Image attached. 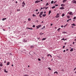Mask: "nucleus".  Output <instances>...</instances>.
I'll return each mask as SVG.
<instances>
[{
    "label": "nucleus",
    "instance_id": "1",
    "mask_svg": "<svg viewBox=\"0 0 76 76\" xmlns=\"http://www.w3.org/2000/svg\"><path fill=\"white\" fill-rule=\"evenodd\" d=\"M26 4L25 3V1H23V3H22V7H24L25 6V5Z\"/></svg>",
    "mask_w": 76,
    "mask_h": 76
},
{
    "label": "nucleus",
    "instance_id": "2",
    "mask_svg": "<svg viewBox=\"0 0 76 76\" xmlns=\"http://www.w3.org/2000/svg\"><path fill=\"white\" fill-rule=\"evenodd\" d=\"M73 12H68V14H69V15H73V14H72Z\"/></svg>",
    "mask_w": 76,
    "mask_h": 76
},
{
    "label": "nucleus",
    "instance_id": "3",
    "mask_svg": "<svg viewBox=\"0 0 76 76\" xmlns=\"http://www.w3.org/2000/svg\"><path fill=\"white\" fill-rule=\"evenodd\" d=\"M59 14L57 13V15L56 16V18H58L59 17Z\"/></svg>",
    "mask_w": 76,
    "mask_h": 76
},
{
    "label": "nucleus",
    "instance_id": "4",
    "mask_svg": "<svg viewBox=\"0 0 76 76\" xmlns=\"http://www.w3.org/2000/svg\"><path fill=\"white\" fill-rule=\"evenodd\" d=\"M43 13V12L42 11L41 12H40V14H39V16H41V15H42Z\"/></svg>",
    "mask_w": 76,
    "mask_h": 76
},
{
    "label": "nucleus",
    "instance_id": "5",
    "mask_svg": "<svg viewBox=\"0 0 76 76\" xmlns=\"http://www.w3.org/2000/svg\"><path fill=\"white\" fill-rule=\"evenodd\" d=\"M72 3H74L75 4H76V1H75V0H73L72 1Z\"/></svg>",
    "mask_w": 76,
    "mask_h": 76
},
{
    "label": "nucleus",
    "instance_id": "6",
    "mask_svg": "<svg viewBox=\"0 0 76 76\" xmlns=\"http://www.w3.org/2000/svg\"><path fill=\"white\" fill-rule=\"evenodd\" d=\"M40 2V1H35V3H39Z\"/></svg>",
    "mask_w": 76,
    "mask_h": 76
},
{
    "label": "nucleus",
    "instance_id": "7",
    "mask_svg": "<svg viewBox=\"0 0 76 76\" xmlns=\"http://www.w3.org/2000/svg\"><path fill=\"white\" fill-rule=\"evenodd\" d=\"M60 9H61V10H63V9H64V7H61V8H60Z\"/></svg>",
    "mask_w": 76,
    "mask_h": 76
},
{
    "label": "nucleus",
    "instance_id": "8",
    "mask_svg": "<svg viewBox=\"0 0 76 76\" xmlns=\"http://www.w3.org/2000/svg\"><path fill=\"white\" fill-rule=\"evenodd\" d=\"M27 42V40H25V39H24L23 40V42Z\"/></svg>",
    "mask_w": 76,
    "mask_h": 76
},
{
    "label": "nucleus",
    "instance_id": "9",
    "mask_svg": "<svg viewBox=\"0 0 76 76\" xmlns=\"http://www.w3.org/2000/svg\"><path fill=\"white\" fill-rule=\"evenodd\" d=\"M27 29H30L31 30H32V28H29L28 27H27Z\"/></svg>",
    "mask_w": 76,
    "mask_h": 76
},
{
    "label": "nucleus",
    "instance_id": "10",
    "mask_svg": "<svg viewBox=\"0 0 76 76\" xmlns=\"http://www.w3.org/2000/svg\"><path fill=\"white\" fill-rule=\"evenodd\" d=\"M51 13V10H50L49 12L48 15H50V13Z\"/></svg>",
    "mask_w": 76,
    "mask_h": 76
},
{
    "label": "nucleus",
    "instance_id": "11",
    "mask_svg": "<svg viewBox=\"0 0 76 76\" xmlns=\"http://www.w3.org/2000/svg\"><path fill=\"white\" fill-rule=\"evenodd\" d=\"M7 18H3L2 19V20H6V19Z\"/></svg>",
    "mask_w": 76,
    "mask_h": 76
},
{
    "label": "nucleus",
    "instance_id": "12",
    "mask_svg": "<svg viewBox=\"0 0 76 76\" xmlns=\"http://www.w3.org/2000/svg\"><path fill=\"white\" fill-rule=\"evenodd\" d=\"M66 1H67V0H64L63 1V3H65Z\"/></svg>",
    "mask_w": 76,
    "mask_h": 76
},
{
    "label": "nucleus",
    "instance_id": "13",
    "mask_svg": "<svg viewBox=\"0 0 76 76\" xmlns=\"http://www.w3.org/2000/svg\"><path fill=\"white\" fill-rule=\"evenodd\" d=\"M10 64V62H8L7 63V65H9V64Z\"/></svg>",
    "mask_w": 76,
    "mask_h": 76
},
{
    "label": "nucleus",
    "instance_id": "14",
    "mask_svg": "<svg viewBox=\"0 0 76 76\" xmlns=\"http://www.w3.org/2000/svg\"><path fill=\"white\" fill-rule=\"evenodd\" d=\"M73 48H72L70 50V51H71V52L73 51Z\"/></svg>",
    "mask_w": 76,
    "mask_h": 76
},
{
    "label": "nucleus",
    "instance_id": "15",
    "mask_svg": "<svg viewBox=\"0 0 76 76\" xmlns=\"http://www.w3.org/2000/svg\"><path fill=\"white\" fill-rule=\"evenodd\" d=\"M4 72L6 73H7V71H6V69H4Z\"/></svg>",
    "mask_w": 76,
    "mask_h": 76
},
{
    "label": "nucleus",
    "instance_id": "16",
    "mask_svg": "<svg viewBox=\"0 0 76 76\" xmlns=\"http://www.w3.org/2000/svg\"><path fill=\"white\" fill-rule=\"evenodd\" d=\"M55 8H56V6H54L53 7H52V9H54Z\"/></svg>",
    "mask_w": 76,
    "mask_h": 76
},
{
    "label": "nucleus",
    "instance_id": "17",
    "mask_svg": "<svg viewBox=\"0 0 76 76\" xmlns=\"http://www.w3.org/2000/svg\"><path fill=\"white\" fill-rule=\"evenodd\" d=\"M42 16H44V17H45V16H46V14H43Z\"/></svg>",
    "mask_w": 76,
    "mask_h": 76
},
{
    "label": "nucleus",
    "instance_id": "18",
    "mask_svg": "<svg viewBox=\"0 0 76 76\" xmlns=\"http://www.w3.org/2000/svg\"><path fill=\"white\" fill-rule=\"evenodd\" d=\"M0 66H1V67H2V66H3V64H2V63H1V64H0Z\"/></svg>",
    "mask_w": 76,
    "mask_h": 76
},
{
    "label": "nucleus",
    "instance_id": "19",
    "mask_svg": "<svg viewBox=\"0 0 76 76\" xmlns=\"http://www.w3.org/2000/svg\"><path fill=\"white\" fill-rule=\"evenodd\" d=\"M33 47H34V46L32 45L31 46L30 48H33Z\"/></svg>",
    "mask_w": 76,
    "mask_h": 76
},
{
    "label": "nucleus",
    "instance_id": "20",
    "mask_svg": "<svg viewBox=\"0 0 76 76\" xmlns=\"http://www.w3.org/2000/svg\"><path fill=\"white\" fill-rule=\"evenodd\" d=\"M48 5H49V4H48V3H46V4L45 5V6H48Z\"/></svg>",
    "mask_w": 76,
    "mask_h": 76
},
{
    "label": "nucleus",
    "instance_id": "21",
    "mask_svg": "<svg viewBox=\"0 0 76 76\" xmlns=\"http://www.w3.org/2000/svg\"><path fill=\"white\" fill-rule=\"evenodd\" d=\"M72 26H76V25L74 23L72 24Z\"/></svg>",
    "mask_w": 76,
    "mask_h": 76
},
{
    "label": "nucleus",
    "instance_id": "22",
    "mask_svg": "<svg viewBox=\"0 0 76 76\" xmlns=\"http://www.w3.org/2000/svg\"><path fill=\"white\" fill-rule=\"evenodd\" d=\"M42 32H41L40 33V35H43V34H44V33H42Z\"/></svg>",
    "mask_w": 76,
    "mask_h": 76
},
{
    "label": "nucleus",
    "instance_id": "23",
    "mask_svg": "<svg viewBox=\"0 0 76 76\" xmlns=\"http://www.w3.org/2000/svg\"><path fill=\"white\" fill-rule=\"evenodd\" d=\"M61 6H64V4H62L61 5Z\"/></svg>",
    "mask_w": 76,
    "mask_h": 76
},
{
    "label": "nucleus",
    "instance_id": "24",
    "mask_svg": "<svg viewBox=\"0 0 76 76\" xmlns=\"http://www.w3.org/2000/svg\"><path fill=\"white\" fill-rule=\"evenodd\" d=\"M54 3V1H51V4H53Z\"/></svg>",
    "mask_w": 76,
    "mask_h": 76
},
{
    "label": "nucleus",
    "instance_id": "25",
    "mask_svg": "<svg viewBox=\"0 0 76 76\" xmlns=\"http://www.w3.org/2000/svg\"><path fill=\"white\" fill-rule=\"evenodd\" d=\"M65 15L64 14H62V17H63V16H64Z\"/></svg>",
    "mask_w": 76,
    "mask_h": 76
},
{
    "label": "nucleus",
    "instance_id": "26",
    "mask_svg": "<svg viewBox=\"0 0 76 76\" xmlns=\"http://www.w3.org/2000/svg\"><path fill=\"white\" fill-rule=\"evenodd\" d=\"M33 17H34V16H35V17H36V15H34V14H33Z\"/></svg>",
    "mask_w": 76,
    "mask_h": 76
},
{
    "label": "nucleus",
    "instance_id": "27",
    "mask_svg": "<svg viewBox=\"0 0 76 76\" xmlns=\"http://www.w3.org/2000/svg\"><path fill=\"white\" fill-rule=\"evenodd\" d=\"M67 18H68V19H69V18H70V16H69V15H67Z\"/></svg>",
    "mask_w": 76,
    "mask_h": 76
},
{
    "label": "nucleus",
    "instance_id": "28",
    "mask_svg": "<svg viewBox=\"0 0 76 76\" xmlns=\"http://www.w3.org/2000/svg\"><path fill=\"white\" fill-rule=\"evenodd\" d=\"M45 39H46V38H44L42 39V40H45Z\"/></svg>",
    "mask_w": 76,
    "mask_h": 76
},
{
    "label": "nucleus",
    "instance_id": "29",
    "mask_svg": "<svg viewBox=\"0 0 76 76\" xmlns=\"http://www.w3.org/2000/svg\"><path fill=\"white\" fill-rule=\"evenodd\" d=\"M45 26H44L42 28V29H45Z\"/></svg>",
    "mask_w": 76,
    "mask_h": 76
},
{
    "label": "nucleus",
    "instance_id": "30",
    "mask_svg": "<svg viewBox=\"0 0 76 76\" xmlns=\"http://www.w3.org/2000/svg\"><path fill=\"white\" fill-rule=\"evenodd\" d=\"M38 60L39 61H41V59L38 58Z\"/></svg>",
    "mask_w": 76,
    "mask_h": 76
},
{
    "label": "nucleus",
    "instance_id": "31",
    "mask_svg": "<svg viewBox=\"0 0 76 76\" xmlns=\"http://www.w3.org/2000/svg\"><path fill=\"white\" fill-rule=\"evenodd\" d=\"M54 73H56L57 74H58V72H54Z\"/></svg>",
    "mask_w": 76,
    "mask_h": 76
},
{
    "label": "nucleus",
    "instance_id": "32",
    "mask_svg": "<svg viewBox=\"0 0 76 76\" xmlns=\"http://www.w3.org/2000/svg\"><path fill=\"white\" fill-rule=\"evenodd\" d=\"M61 29V28H58V29L57 30V31H60L59 30H60Z\"/></svg>",
    "mask_w": 76,
    "mask_h": 76
},
{
    "label": "nucleus",
    "instance_id": "33",
    "mask_svg": "<svg viewBox=\"0 0 76 76\" xmlns=\"http://www.w3.org/2000/svg\"><path fill=\"white\" fill-rule=\"evenodd\" d=\"M28 21H31V19L30 18H28Z\"/></svg>",
    "mask_w": 76,
    "mask_h": 76
},
{
    "label": "nucleus",
    "instance_id": "34",
    "mask_svg": "<svg viewBox=\"0 0 76 76\" xmlns=\"http://www.w3.org/2000/svg\"><path fill=\"white\" fill-rule=\"evenodd\" d=\"M63 34H66V32H64V31L63 32Z\"/></svg>",
    "mask_w": 76,
    "mask_h": 76
},
{
    "label": "nucleus",
    "instance_id": "35",
    "mask_svg": "<svg viewBox=\"0 0 76 76\" xmlns=\"http://www.w3.org/2000/svg\"><path fill=\"white\" fill-rule=\"evenodd\" d=\"M50 56V57H51V55H49V54H48V56Z\"/></svg>",
    "mask_w": 76,
    "mask_h": 76
},
{
    "label": "nucleus",
    "instance_id": "36",
    "mask_svg": "<svg viewBox=\"0 0 76 76\" xmlns=\"http://www.w3.org/2000/svg\"><path fill=\"white\" fill-rule=\"evenodd\" d=\"M33 28H35V25H33Z\"/></svg>",
    "mask_w": 76,
    "mask_h": 76
},
{
    "label": "nucleus",
    "instance_id": "37",
    "mask_svg": "<svg viewBox=\"0 0 76 76\" xmlns=\"http://www.w3.org/2000/svg\"><path fill=\"white\" fill-rule=\"evenodd\" d=\"M18 12H19V11H20V9H19V10H17Z\"/></svg>",
    "mask_w": 76,
    "mask_h": 76
},
{
    "label": "nucleus",
    "instance_id": "38",
    "mask_svg": "<svg viewBox=\"0 0 76 76\" xmlns=\"http://www.w3.org/2000/svg\"><path fill=\"white\" fill-rule=\"evenodd\" d=\"M38 26L39 28V27H41V25H39Z\"/></svg>",
    "mask_w": 76,
    "mask_h": 76
},
{
    "label": "nucleus",
    "instance_id": "39",
    "mask_svg": "<svg viewBox=\"0 0 76 76\" xmlns=\"http://www.w3.org/2000/svg\"><path fill=\"white\" fill-rule=\"evenodd\" d=\"M68 25V24H66V25H65L64 26V27H65V26H67Z\"/></svg>",
    "mask_w": 76,
    "mask_h": 76
},
{
    "label": "nucleus",
    "instance_id": "40",
    "mask_svg": "<svg viewBox=\"0 0 76 76\" xmlns=\"http://www.w3.org/2000/svg\"><path fill=\"white\" fill-rule=\"evenodd\" d=\"M66 51H69V50L68 49H67L66 50Z\"/></svg>",
    "mask_w": 76,
    "mask_h": 76
},
{
    "label": "nucleus",
    "instance_id": "41",
    "mask_svg": "<svg viewBox=\"0 0 76 76\" xmlns=\"http://www.w3.org/2000/svg\"><path fill=\"white\" fill-rule=\"evenodd\" d=\"M36 27H37V29L39 28V27L38 26H37Z\"/></svg>",
    "mask_w": 76,
    "mask_h": 76
},
{
    "label": "nucleus",
    "instance_id": "42",
    "mask_svg": "<svg viewBox=\"0 0 76 76\" xmlns=\"http://www.w3.org/2000/svg\"><path fill=\"white\" fill-rule=\"evenodd\" d=\"M36 12H38V10H35Z\"/></svg>",
    "mask_w": 76,
    "mask_h": 76
},
{
    "label": "nucleus",
    "instance_id": "43",
    "mask_svg": "<svg viewBox=\"0 0 76 76\" xmlns=\"http://www.w3.org/2000/svg\"><path fill=\"white\" fill-rule=\"evenodd\" d=\"M76 18V17H75L73 18V19H75Z\"/></svg>",
    "mask_w": 76,
    "mask_h": 76
},
{
    "label": "nucleus",
    "instance_id": "44",
    "mask_svg": "<svg viewBox=\"0 0 76 76\" xmlns=\"http://www.w3.org/2000/svg\"><path fill=\"white\" fill-rule=\"evenodd\" d=\"M61 40H64V38H63L62 39H61Z\"/></svg>",
    "mask_w": 76,
    "mask_h": 76
},
{
    "label": "nucleus",
    "instance_id": "45",
    "mask_svg": "<svg viewBox=\"0 0 76 76\" xmlns=\"http://www.w3.org/2000/svg\"><path fill=\"white\" fill-rule=\"evenodd\" d=\"M4 63H6V61H4Z\"/></svg>",
    "mask_w": 76,
    "mask_h": 76
},
{
    "label": "nucleus",
    "instance_id": "46",
    "mask_svg": "<svg viewBox=\"0 0 76 76\" xmlns=\"http://www.w3.org/2000/svg\"><path fill=\"white\" fill-rule=\"evenodd\" d=\"M48 69H49V70H51V68H48Z\"/></svg>",
    "mask_w": 76,
    "mask_h": 76
},
{
    "label": "nucleus",
    "instance_id": "47",
    "mask_svg": "<svg viewBox=\"0 0 76 76\" xmlns=\"http://www.w3.org/2000/svg\"><path fill=\"white\" fill-rule=\"evenodd\" d=\"M65 47V46H63V48H64Z\"/></svg>",
    "mask_w": 76,
    "mask_h": 76
},
{
    "label": "nucleus",
    "instance_id": "48",
    "mask_svg": "<svg viewBox=\"0 0 76 76\" xmlns=\"http://www.w3.org/2000/svg\"><path fill=\"white\" fill-rule=\"evenodd\" d=\"M45 7H43V8H42V9H45Z\"/></svg>",
    "mask_w": 76,
    "mask_h": 76
},
{
    "label": "nucleus",
    "instance_id": "49",
    "mask_svg": "<svg viewBox=\"0 0 76 76\" xmlns=\"http://www.w3.org/2000/svg\"><path fill=\"white\" fill-rule=\"evenodd\" d=\"M48 7H46V8L45 9V10H46V9H48Z\"/></svg>",
    "mask_w": 76,
    "mask_h": 76
},
{
    "label": "nucleus",
    "instance_id": "50",
    "mask_svg": "<svg viewBox=\"0 0 76 76\" xmlns=\"http://www.w3.org/2000/svg\"><path fill=\"white\" fill-rule=\"evenodd\" d=\"M56 2H57L56 1H55L54 2V4L55 3H56Z\"/></svg>",
    "mask_w": 76,
    "mask_h": 76
},
{
    "label": "nucleus",
    "instance_id": "51",
    "mask_svg": "<svg viewBox=\"0 0 76 76\" xmlns=\"http://www.w3.org/2000/svg\"><path fill=\"white\" fill-rule=\"evenodd\" d=\"M69 22V20H67V22Z\"/></svg>",
    "mask_w": 76,
    "mask_h": 76
},
{
    "label": "nucleus",
    "instance_id": "52",
    "mask_svg": "<svg viewBox=\"0 0 76 76\" xmlns=\"http://www.w3.org/2000/svg\"><path fill=\"white\" fill-rule=\"evenodd\" d=\"M55 6H58V4H56V5H55Z\"/></svg>",
    "mask_w": 76,
    "mask_h": 76
},
{
    "label": "nucleus",
    "instance_id": "53",
    "mask_svg": "<svg viewBox=\"0 0 76 76\" xmlns=\"http://www.w3.org/2000/svg\"><path fill=\"white\" fill-rule=\"evenodd\" d=\"M65 51H66V50H64V51H63L64 53V52H65Z\"/></svg>",
    "mask_w": 76,
    "mask_h": 76
},
{
    "label": "nucleus",
    "instance_id": "54",
    "mask_svg": "<svg viewBox=\"0 0 76 76\" xmlns=\"http://www.w3.org/2000/svg\"><path fill=\"white\" fill-rule=\"evenodd\" d=\"M68 20H69H69H72V19L71 18V19H69Z\"/></svg>",
    "mask_w": 76,
    "mask_h": 76
},
{
    "label": "nucleus",
    "instance_id": "55",
    "mask_svg": "<svg viewBox=\"0 0 76 76\" xmlns=\"http://www.w3.org/2000/svg\"><path fill=\"white\" fill-rule=\"evenodd\" d=\"M61 28H63V26H61Z\"/></svg>",
    "mask_w": 76,
    "mask_h": 76
},
{
    "label": "nucleus",
    "instance_id": "56",
    "mask_svg": "<svg viewBox=\"0 0 76 76\" xmlns=\"http://www.w3.org/2000/svg\"><path fill=\"white\" fill-rule=\"evenodd\" d=\"M39 12H38V13H37V15H38V14H39Z\"/></svg>",
    "mask_w": 76,
    "mask_h": 76
},
{
    "label": "nucleus",
    "instance_id": "57",
    "mask_svg": "<svg viewBox=\"0 0 76 76\" xmlns=\"http://www.w3.org/2000/svg\"><path fill=\"white\" fill-rule=\"evenodd\" d=\"M40 18H42V16H40Z\"/></svg>",
    "mask_w": 76,
    "mask_h": 76
},
{
    "label": "nucleus",
    "instance_id": "58",
    "mask_svg": "<svg viewBox=\"0 0 76 76\" xmlns=\"http://www.w3.org/2000/svg\"><path fill=\"white\" fill-rule=\"evenodd\" d=\"M42 7H41V10H42Z\"/></svg>",
    "mask_w": 76,
    "mask_h": 76
},
{
    "label": "nucleus",
    "instance_id": "59",
    "mask_svg": "<svg viewBox=\"0 0 76 76\" xmlns=\"http://www.w3.org/2000/svg\"><path fill=\"white\" fill-rule=\"evenodd\" d=\"M53 25V24H50V26H52Z\"/></svg>",
    "mask_w": 76,
    "mask_h": 76
},
{
    "label": "nucleus",
    "instance_id": "60",
    "mask_svg": "<svg viewBox=\"0 0 76 76\" xmlns=\"http://www.w3.org/2000/svg\"><path fill=\"white\" fill-rule=\"evenodd\" d=\"M18 3V2L17 1H16L15 2V3Z\"/></svg>",
    "mask_w": 76,
    "mask_h": 76
},
{
    "label": "nucleus",
    "instance_id": "61",
    "mask_svg": "<svg viewBox=\"0 0 76 76\" xmlns=\"http://www.w3.org/2000/svg\"><path fill=\"white\" fill-rule=\"evenodd\" d=\"M44 13H46V12H44Z\"/></svg>",
    "mask_w": 76,
    "mask_h": 76
},
{
    "label": "nucleus",
    "instance_id": "62",
    "mask_svg": "<svg viewBox=\"0 0 76 76\" xmlns=\"http://www.w3.org/2000/svg\"><path fill=\"white\" fill-rule=\"evenodd\" d=\"M42 58H44V57H42Z\"/></svg>",
    "mask_w": 76,
    "mask_h": 76
},
{
    "label": "nucleus",
    "instance_id": "63",
    "mask_svg": "<svg viewBox=\"0 0 76 76\" xmlns=\"http://www.w3.org/2000/svg\"><path fill=\"white\" fill-rule=\"evenodd\" d=\"M12 66H13V64H12Z\"/></svg>",
    "mask_w": 76,
    "mask_h": 76
},
{
    "label": "nucleus",
    "instance_id": "64",
    "mask_svg": "<svg viewBox=\"0 0 76 76\" xmlns=\"http://www.w3.org/2000/svg\"><path fill=\"white\" fill-rule=\"evenodd\" d=\"M73 44H75V42H73Z\"/></svg>",
    "mask_w": 76,
    "mask_h": 76
}]
</instances>
